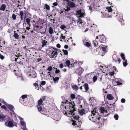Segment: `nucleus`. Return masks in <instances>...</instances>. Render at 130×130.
I'll return each mask as SVG.
<instances>
[{
  "label": "nucleus",
  "instance_id": "5",
  "mask_svg": "<svg viewBox=\"0 0 130 130\" xmlns=\"http://www.w3.org/2000/svg\"><path fill=\"white\" fill-rule=\"evenodd\" d=\"M9 117L7 115L3 114H0V121L3 122L4 121H6L9 120Z\"/></svg>",
  "mask_w": 130,
  "mask_h": 130
},
{
  "label": "nucleus",
  "instance_id": "28",
  "mask_svg": "<svg viewBox=\"0 0 130 130\" xmlns=\"http://www.w3.org/2000/svg\"><path fill=\"white\" fill-rule=\"evenodd\" d=\"M26 22L27 24L29 26H30V20L29 18H27L26 19Z\"/></svg>",
  "mask_w": 130,
  "mask_h": 130
},
{
  "label": "nucleus",
  "instance_id": "46",
  "mask_svg": "<svg viewBox=\"0 0 130 130\" xmlns=\"http://www.w3.org/2000/svg\"><path fill=\"white\" fill-rule=\"evenodd\" d=\"M76 22L78 23H79V24H81L82 23V20L80 19H78V21H76Z\"/></svg>",
  "mask_w": 130,
  "mask_h": 130
},
{
  "label": "nucleus",
  "instance_id": "40",
  "mask_svg": "<svg viewBox=\"0 0 130 130\" xmlns=\"http://www.w3.org/2000/svg\"><path fill=\"white\" fill-rule=\"evenodd\" d=\"M60 28L62 30H64V29L66 27L64 25H62L61 26Z\"/></svg>",
  "mask_w": 130,
  "mask_h": 130
},
{
  "label": "nucleus",
  "instance_id": "30",
  "mask_svg": "<svg viewBox=\"0 0 130 130\" xmlns=\"http://www.w3.org/2000/svg\"><path fill=\"white\" fill-rule=\"evenodd\" d=\"M39 26L38 25H36L34 26V30L36 31H37L38 29L39 28Z\"/></svg>",
  "mask_w": 130,
  "mask_h": 130
},
{
  "label": "nucleus",
  "instance_id": "22",
  "mask_svg": "<svg viewBox=\"0 0 130 130\" xmlns=\"http://www.w3.org/2000/svg\"><path fill=\"white\" fill-rule=\"evenodd\" d=\"M43 103V101L42 99H40L38 101V105L39 106H40Z\"/></svg>",
  "mask_w": 130,
  "mask_h": 130
},
{
  "label": "nucleus",
  "instance_id": "14",
  "mask_svg": "<svg viewBox=\"0 0 130 130\" xmlns=\"http://www.w3.org/2000/svg\"><path fill=\"white\" fill-rule=\"evenodd\" d=\"M107 98L109 100H112L114 99V97L111 94H108L107 95Z\"/></svg>",
  "mask_w": 130,
  "mask_h": 130
},
{
  "label": "nucleus",
  "instance_id": "49",
  "mask_svg": "<svg viewBox=\"0 0 130 130\" xmlns=\"http://www.w3.org/2000/svg\"><path fill=\"white\" fill-rule=\"evenodd\" d=\"M57 51H56L53 54V55L54 57L55 56V57H56L57 56Z\"/></svg>",
  "mask_w": 130,
  "mask_h": 130
},
{
  "label": "nucleus",
  "instance_id": "1",
  "mask_svg": "<svg viewBox=\"0 0 130 130\" xmlns=\"http://www.w3.org/2000/svg\"><path fill=\"white\" fill-rule=\"evenodd\" d=\"M100 118L98 113L96 112L95 108L91 111V114L89 116V118L91 121L99 126H101L102 124L101 122L99 120Z\"/></svg>",
  "mask_w": 130,
  "mask_h": 130
},
{
  "label": "nucleus",
  "instance_id": "54",
  "mask_svg": "<svg viewBox=\"0 0 130 130\" xmlns=\"http://www.w3.org/2000/svg\"><path fill=\"white\" fill-rule=\"evenodd\" d=\"M61 37L63 39H65L66 37L65 36H63L62 34H61Z\"/></svg>",
  "mask_w": 130,
  "mask_h": 130
},
{
  "label": "nucleus",
  "instance_id": "50",
  "mask_svg": "<svg viewBox=\"0 0 130 130\" xmlns=\"http://www.w3.org/2000/svg\"><path fill=\"white\" fill-rule=\"evenodd\" d=\"M46 84L45 82L44 81H42L41 82V85H44Z\"/></svg>",
  "mask_w": 130,
  "mask_h": 130
},
{
  "label": "nucleus",
  "instance_id": "23",
  "mask_svg": "<svg viewBox=\"0 0 130 130\" xmlns=\"http://www.w3.org/2000/svg\"><path fill=\"white\" fill-rule=\"evenodd\" d=\"M73 89L75 90H77L78 89L77 86L76 85H74L72 86Z\"/></svg>",
  "mask_w": 130,
  "mask_h": 130
},
{
  "label": "nucleus",
  "instance_id": "33",
  "mask_svg": "<svg viewBox=\"0 0 130 130\" xmlns=\"http://www.w3.org/2000/svg\"><path fill=\"white\" fill-rule=\"evenodd\" d=\"M59 79V78L58 77H56L55 78H53V80L55 82H56L58 81Z\"/></svg>",
  "mask_w": 130,
  "mask_h": 130
},
{
  "label": "nucleus",
  "instance_id": "59",
  "mask_svg": "<svg viewBox=\"0 0 130 130\" xmlns=\"http://www.w3.org/2000/svg\"><path fill=\"white\" fill-rule=\"evenodd\" d=\"M109 74L110 76H112L114 74V73L113 72H111L109 73Z\"/></svg>",
  "mask_w": 130,
  "mask_h": 130
},
{
  "label": "nucleus",
  "instance_id": "43",
  "mask_svg": "<svg viewBox=\"0 0 130 130\" xmlns=\"http://www.w3.org/2000/svg\"><path fill=\"white\" fill-rule=\"evenodd\" d=\"M118 13L117 12H113V13H112L111 15L113 17H116V15L118 14Z\"/></svg>",
  "mask_w": 130,
  "mask_h": 130
},
{
  "label": "nucleus",
  "instance_id": "62",
  "mask_svg": "<svg viewBox=\"0 0 130 130\" xmlns=\"http://www.w3.org/2000/svg\"><path fill=\"white\" fill-rule=\"evenodd\" d=\"M69 46L67 45H65L64 46V48L66 49H67L68 48Z\"/></svg>",
  "mask_w": 130,
  "mask_h": 130
},
{
  "label": "nucleus",
  "instance_id": "53",
  "mask_svg": "<svg viewBox=\"0 0 130 130\" xmlns=\"http://www.w3.org/2000/svg\"><path fill=\"white\" fill-rule=\"evenodd\" d=\"M56 70L55 71V72L56 73H58L60 72V71L59 70H58L57 69V68H56Z\"/></svg>",
  "mask_w": 130,
  "mask_h": 130
},
{
  "label": "nucleus",
  "instance_id": "35",
  "mask_svg": "<svg viewBox=\"0 0 130 130\" xmlns=\"http://www.w3.org/2000/svg\"><path fill=\"white\" fill-rule=\"evenodd\" d=\"M27 95L24 94L22 95L21 97L23 99H24L25 98H27Z\"/></svg>",
  "mask_w": 130,
  "mask_h": 130
},
{
  "label": "nucleus",
  "instance_id": "10",
  "mask_svg": "<svg viewBox=\"0 0 130 130\" xmlns=\"http://www.w3.org/2000/svg\"><path fill=\"white\" fill-rule=\"evenodd\" d=\"M7 107L9 110L12 111L13 113V114H15V113L14 110L15 108L12 105L8 104Z\"/></svg>",
  "mask_w": 130,
  "mask_h": 130
},
{
  "label": "nucleus",
  "instance_id": "48",
  "mask_svg": "<svg viewBox=\"0 0 130 130\" xmlns=\"http://www.w3.org/2000/svg\"><path fill=\"white\" fill-rule=\"evenodd\" d=\"M121 101L122 103H124L125 102V99L124 98H122L121 99Z\"/></svg>",
  "mask_w": 130,
  "mask_h": 130
},
{
  "label": "nucleus",
  "instance_id": "7",
  "mask_svg": "<svg viewBox=\"0 0 130 130\" xmlns=\"http://www.w3.org/2000/svg\"><path fill=\"white\" fill-rule=\"evenodd\" d=\"M7 121L6 120V122L5 124L6 126L10 127H13L14 126V125L12 122L11 121H8L7 122H6Z\"/></svg>",
  "mask_w": 130,
  "mask_h": 130
},
{
  "label": "nucleus",
  "instance_id": "11",
  "mask_svg": "<svg viewBox=\"0 0 130 130\" xmlns=\"http://www.w3.org/2000/svg\"><path fill=\"white\" fill-rule=\"evenodd\" d=\"M99 41L101 43H105L106 41L105 38L103 36H100L99 37Z\"/></svg>",
  "mask_w": 130,
  "mask_h": 130
},
{
  "label": "nucleus",
  "instance_id": "34",
  "mask_svg": "<svg viewBox=\"0 0 130 130\" xmlns=\"http://www.w3.org/2000/svg\"><path fill=\"white\" fill-rule=\"evenodd\" d=\"M124 62H123V65L125 67L127 65V60H125Z\"/></svg>",
  "mask_w": 130,
  "mask_h": 130
},
{
  "label": "nucleus",
  "instance_id": "63",
  "mask_svg": "<svg viewBox=\"0 0 130 130\" xmlns=\"http://www.w3.org/2000/svg\"><path fill=\"white\" fill-rule=\"evenodd\" d=\"M53 52L51 54V55L50 56V57L51 58H53L54 57L53 55Z\"/></svg>",
  "mask_w": 130,
  "mask_h": 130
},
{
  "label": "nucleus",
  "instance_id": "27",
  "mask_svg": "<svg viewBox=\"0 0 130 130\" xmlns=\"http://www.w3.org/2000/svg\"><path fill=\"white\" fill-rule=\"evenodd\" d=\"M37 107L38 108V111L40 112L42 110V107L40 106L37 105Z\"/></svg>",
  "mask_w": 130,
  "mask_h": 130
},
{
  "label": "nucleus",
  "instance_id": "41",
  "mask_svg": "<svg viewBox=\"0 0 130 130\" xmlns=\"http://www.w3.org/2000/svg\"><path fill=\"white\" fill-rule=\"evenodd\" d=\"M84 110L83 109L81 110L80 112H79V114L80 115H83L84 113Z\"/></svg>",
  "mask_w": 130,
  "mask_h": 130
},
{
  "label": "nucleus",
  "instance_id": "15",
  "mask_svg": "<svg viewBox=\"0 0 130 130\" xmlns=\"http://www.w3.org/2000/svg\"><path fill=\"white\" fill-rule=\"evenodd\" d=\"M68 6L71 8H74L75 7V4L73 2L70 1L68 4Z\"/></svg>",
  "mask_w": 130,
  "mask_h": 130
},
{
  "label": "nucleus",
  "instance_id": "4",
  "mask_svg": "<svg viewBox=\"0 0 130 130\" xmlns=\"http://www.w3.org/2000/svg\"><path fill=\"white\" fill-rule=\"evenodd\" d=\"M101 115L102 116L104 117L107 116L108 114L106 110H105V108L103 107H101L100 109Z\"/></svg>",
  "mask_w": 130,
  "mask_h": 130
},
{
  "label": "nucleus",
  "instance_id": "45",
  "mask_svg": "<svg viewBox=\"0 0 130 130\" xmlns=\"http://www.w3.org/2000/svg\"><path fill=\"white\" fill-rule=\"evenodd\" d=\"M52 67L50 66L48 67V68L47 69V70L50 71H51L52 70Z\"/></svg>",
  "mask_w": 130,
  "mask_h": 130
},
{
  "label": "nucleus",
  "instance_id": "56",
  "mask_svg": "<svg viewBox=\"0 0 130 130\" xmlns=\"http://www.w3.org/2000/svg\"><path fill=\"white\" fill-rule=\"evenodd\" d=\"M53 4L54 6H56L57 5V3L56 2H54L53 3Z\"/></svg>",
  "mask_w": 130,
  "mask_h": 130
},
{
  "label": "nucleus",
  "instance_id": "61",
  "mask_svg": "<svg viewBox=\"0 0 130 130\" xmlns=\"http://www.w3.org/2000/svg\"><path fill=\"white\" fill-rule=\"evenodd\" d=\"M122 83L120 82H118L117 83V85H122Z\"/></svg>",
  "mask_w": 130,
  "mask_h": 130
},
{
  "label": "nucleus",
  "instance_id": "44",
  "mask_svg": "<svg viewBox=\"0 0 130 130\" xmlns=\"http://www.w3.org/2000/svg\"><path fill=\"white\" fill-rule=\"evenodd\" d=\"M90 44L88 42H87L86 43V46L87 47H89L90 46Z\"/></svg>",
  "mask_w": 130,
  "mask_h": 130
},
{
  "label": "nucleus",
  "instance_id": "13",
  "mask_svg": "<svg viewBox=\"0 0 130 130\" xmlns=\"http://www.w3.org/2000/svg\"><path fill=\"white\" fill-rule=\"evenodd\" d=\"M19 118L20 120L21 124V125L23 127L26 126L25 123L23 119L20 117Z\"/></svg>",
  "mask_w": 130,
  "mask_h": 130
},
{
  "label": "nucleus",
  "instance_id": "8",
  "mask_svg": "<svg viewBox=\"0 0 130 130\" xmlns=\"http://www.w3.org/2000/svg\"><path fill=\"white\" fill-rule=\"evenodd\" d=\"M76 13L78 15H79L80 17H83L85 15L84 11H82L81 9L76 11Z\"/></svg>",
  "mask_w": 130,
  "mask_h": 130
},
{
  "label": "nucleus",
  "instance_id": "12",
  "mask_svg": "<svg viewBox=\"0 0 130 130\" xmlns=\"http://www.w3.org/2000/svg\"><path fill=\"white\" fill-rule=\"evenodd\" d=\"M83 71L84 70L83 68L81 67H79L77 69L76 71L78 73V75H80Z\"/></svg>",
  "mask_w": 130,
  "mask_h": 130
},
{
  "label": "nucleus",
  "instance_id": "57",
  "mask_svg": "<svg viewBox=\"0 0 130 130\" xmlns=\"http://www.w3.org/2000/svg\"><path fill=\"white\" fill-rule=\"evenodd\" d=\"M56 46L58 48H60V47L61 46L60 44H57L56 45Z\"/></svg>",
  "mask_w": 130,
  "mask_h": 130
},
{
  "label": "nucleus",
  "instance_id": "6",
  "mask_svg": "<svg viewBox=\"0 0 130 130\" xmlns=\"http://www.w3.org/2000/svg\"><path fill=\"white\" fill-rule=\"evenodd\" d=\"M117 18L118 20L120 22L121 24L122 25H123L124 24V21L123 19L122 16L121 14H118L117 15H116Z\"/></svg>",
  "mask_w": 130,
  "mask_h": 130
},
{
  "label": "nucleus",
  "instance_id": "25",
  "mask_svg": "<svg viewBox=\"0 0 130 130\" xmlns=\"http://www.w3.org/2000/svg\"><path fill=\"white\" fill-rule=\"evenodd\" d=\"M120 56L122 59H123V60L124 61H125V58L124 54L123 53H121Z\"/></svg>",
  "mask_w": 130,
  "mask_h": 130
},
{
  "label": "nucleus",
  "instance_id": "31",
  "mask_svg": "<svg viewBox=\"0 0 130 130\" xmlns=\"http://www.w3.org/2000/svg\"><path fill=\"white\" fill-rule=\"evenodd\" d=\"M62 51L63 52V53L65 55H68V51L67 50H62Z\"/></svg>",
  "mask_w": 130,
  "mask_h": 130
},
{
  "label": "nucleus",
  "instance_id": "9",
  "mask_svg": "<svg viewBox=\"0 0 130 130\" xmlns=\"http://www.w3.org/2000/svg\"><path fill=\"white\" fill-rule=\"evenodd\" d=\"M83 86L85 88V91H84L82 90L83 89L82 88V86H81L80 87V90L83 91H84L86 92H87V91H88L89 89L88 84H87L85 83Z\"/></svg>",
  "mask_w": 130,
  "mask_h": 130
},
{
  "label": "nucleus",
  "instance_id": "52",
  "mask_svg": "<svg viewBox=\"0 0 130 130\" xmlns=\"http://www.w3.org/2000/svg\"><path fill=\"white\" fill-rule=\"evenodd\" d=\"M4 56L3 55H2L1 54V55L0 56V58L1 60H3L4 58Z\"/></svg>",
  "mask_w": 130,
  "mask_h": 130
},
{
  "label": "nucleus",
  "instance_id": "24",
  "mask_svg": "<svg viewBox=\"0 0 130 130\" xmlns=\"http://www.w3.org/2000/svg\"><path fill=\"white\" fill-rule=\"evenodd\" d=\"M37 74L35 72H34L32 74H30V76H32L33 78H35Z\"/></svg>",
  "mask_w": 130,
  "mask_h": 130
},
{
  "label": "nucleus",
  "instance_id": "2",
  "mask_svg": "<svg viewBox=\"0 0 130 130\" xmlns=\"http://www.w3.org/2000/svg\"><path fill=\"white\" fill-rule=\"evenodd\" d=\"M93 44H94V46L96 47H98V46L100 47L101 49H102V50L105 53H106L107 51L106 48L107 46L105 45H101L100 46L98 45V43L96 40L93 41Z\"/></svg>",
  "mask_w": 130,
  "mask_h": 130
},
{
  "label": "nucleus",
  "instance_id": "29",
  "mask_svg": "<svg viewBox=\"0 0 130 130\" xmlns=\"http://www.w3.org/2000/svg\"><path fill=\"white\" fill-rule=\"evenodd\" d=\"M13 37L16 39H18V37H19V36L18 34L16 33H15L13 35Z\"/></svg>",
  "mask_w": 130,
  "mask_h": 130
},
{
  "label": "nucleus",
  "instance_id": "32",
  "mask_svg": "<svg viewBox=\"0 0 130 130\" xmlns=\"http://www.w3.org/2000/svg\"><path fill=\"white\" fill-rule=\"evenodd\" d=\"M45 9L46 10H50V7L49 6L46 4H45L44 5Z\"/></svg>",
  "mask_w": 130,
  "mask_h": 130
},
{
  "label": "nucleus",
  "instance_id": "3",
  "mask_svg": "<svg viewBox=\"0 0 130 130\" xmlns=\"http://www.w3.org/2000/svg\"><path fill=\"white\" fill-rule=\"evenodd\" d=\"M69 103V104L67 105V106H69V109L70 108H71L70 111V112L71 113V114H73V115H74V114L73 113L76 110L75 108L74 107L75 105L73 104L74 102H73V104H72V103L69 102L68 101H66L65 102V103Z\"/></svg>",
  "mask_w": 130,
  "mask_h": 130
},
{
  "label": "nucleus",
  "instance_id": "60",
  "mask_svg": "<svg viewBox=\"0 0 130 130\" xmlns=\"http://www.w3.org/2000/svg\"><path fill=\"white\" fill-rule=\"evenodd\" d=\"M59 67L60 68H62L63 67V65L62 64H61L59 65Z\"/></svg>",
  "mask_w": 130,
  "mask_h": 130
},
{
  "label": "nucleus",
  "instance_id": "16",
  "mask_svg": "<svg viewBox=\"0 0 130 130\" xmlns=\"http://www.w3.org/2000/svg\"><path fill=\"white\" fill-rule=\"evenodd\" d=\"M79 117L78 116H75L74 117V118L75 119L77 120V121H78V122L79 123V124H82V122L80 120H79Z\"/></svg>",
  "mask_w": 130,
  "mask_h": 130
},
{
  "label": "nucleus",
  "instance_id": "55",
  "mask_svg": "<svg viewBox=\"0 0 130 130\" xmlns=\"http://www.w3.org/2000/svg\"><path fill=\"white\" fill-rule=\"evenodd\" d=\"M42 59L41 58H38L37 59V62H39Z\"/></svg>",
  "mask_w": 130,
  "mask_h": 130
},
{
  "label": "nucleus",
  "instance_id": "18",
  "mask_svg": "<svg viewBox=\"0 0 130 130\" xmlns=\"http://www.w3.org/2000/svg\"><path fill=\"white\" fill-rule=\"evenodd\" d=\"M106 9L109 12H110L112 11L111 6L106 7Z\"/></svg>",
  "mask_w": 130,
  "mask_h": 130
},
{
  "label": "nucleus",
  "instance_id": "39",
  "mask_svg": "<svg viewBox=\"0 0 130 130\" xmlns=\"http://www.w3.org/2000/svg\"><path fill=\"white\" fill-rule=\"evenodd\" d=\"M71 97L72 99H74L75 98V95L74 94H71Z\"/></svg>",
  "mask_w": 130,
  "mask_h": 130
},
{
  "label": "nucleus",
  "instance_id": "37",
  "mask_svg": "<svg viewBox=\"0 0 130 130\" xmlns=\"http://www.w3.org/2000/svg\"><path fill=\"white\" fill-rule=\"evenodd\" d=\"M66 64L67 65L69 66L70 64V61L69 60H67L66 62Z\"/></svg>",
  "mask_w": 130,
  "mask_h": 130
},
{
  "label": "nucleus",
  "instance_id": "36",
  "mask_svg": "<svg viewBox=\"0 0 130 130\" xmlns=\"http://www.w3.org/2000/svg\"><path fill=\"white\" fill-rule=\"evenodd\" d=\"M97 76L95 75H94L93 76V82H96V80H97Z\"/></svg>",
  "mask_w": 130,
  "mask_h": 130
},
{
  "label": "nucleus",
  "instance_id": "47",
  "mask_svg": "<svg viewBox=\"0 0 130 130\" xmlns=\"http://www.w3.org/2000/svg\"><path fill=\"white\" fill-rule=\"evenodd\" d=\"M12 18L14 20H15L16 19V16L14 14H13L12 15Z\"/></svg>",
  "mask_w": 130,
  "mask_h": 130
},
{
  "label": "nucleus",
  "instance_id": "42",
  "mask_svg": "<svg viewBox=\"0 0 130 130\" xmlns=\"http://www.w3.org/2000/svg\"><path fill=\"white\" fill-rule=\"evenodd\" d=\"M1 108L2 109H4L6 110H7V109L5 105H3L1 106Z\"/></svg>",
  "mask_w": 130,
  "mask_h": 130
},
{
  "label": "nucleus",
  "instance_id": "38",
  "mask_svg": "<svg viewBox=\"0 0 130 130\" xmlns=\"http://www.w3.org/2000/svg\"><path fill=\"white\" fill-rule=\"evenodd\" d=\"M114 117L116 120H117L118 119L119 116L117 114L115 115Z\"/></svg>",
  "mask_w": 130,
  "mask_h": 130
},
{
  "label": "nucleus",
  "instance_id": "51",
  "mask_svg": "<svg viewBox=\"0 0 130 130\" xmlns=\"http://www.w3.org/2000/svg\"><path fill=\"white\" fill-rule=\"evenodd\" d=\"M40 113H41V114H42L44 115H46V112H44L42 110L40 112Z\"/></svg>",
  "mask_w": 130,
  "mask_h": 130
},
{
  "label": "nucleus",
  "instance_id": "26",
  "mask_svg": "<svg viewBox=\"0 0 130 130\" xmlns=\"http://www.w3.org/2000/svg\"><path fill=\"white\" fill-rule=\"evenodd\" d=\"M48 31L49 33L50 34H52V33H53V29L51 27L49 28Z\"/></svg>",
  "mask_w": 130,
  "mask_h": 130
},
{
  "label": "nucleus",
  "instance_id": "17",
  "mask_svg": "<svg viewBox=\"0 0 130 130\" xmlns=\"http://www.w3.org/2000/svg\"><path fill=\"white\" fill-rule=\"evenodd\" d=\"M6 5L5 4H3L0 7V10H2L3 11H4L6 8Z\"/></svg>",
  "mask_w": 130,
  "mask_h": 130
},
{
  "label": "nucleus",
  "instance_id": "21",
  "mask_svg": "<svg viewBox=\"0 0 130 130\" xmlns=\"http://www.w3.org/2000/svg\"><path fill=\"white\" fill-rule=\"evenodd\" d=\"M20 13L21 16V20H22L23 19V11H20Z\"/></svg>",
  "mask_w": 130,
  "mask_h": 130
},
{
  "label": "nucleus",
  "instance_id": "19",
  "mask_svg": "<svg viewBox=\"0 0 130 130\" xmlns=\"http://www.w3.org/2000/svg\"><path fill=\"white\" fill-rule=\"evenodd\" d=\"M112 58L113 60L115 61L116 62H117V59H118L117 56L115 55H113L112 56Z\"/></svg>",
  "mask_w": 130,
  "mask_h": 130
},
{
  "label": "nucleus",
  "instance_id": "64",
  "mask_svg": "<svg viewBox=\"0 0 130 130\" xmlns=\"http://www.w3.org/2000/svg\"><path fill=\"white\" fill-rule=\"evenodd\" d=\"M23 130H27V129L26 127V126H24V127H23Z\"/></svg>",
  "mask_w": 130,
  "mask_h": 130
},
{
  "label": "nucleus",
  "instance_id": "20",
  "mask_svg": "<svg viewBox=\"0 0 130 130\" xmlns=\"http://www.w3.org/2000/svg\"><path fill=\"white\" fill-rule=\"evenodd\" d=\"M47 42L45 40L42 41V47H43L44 46H45L47 44Z\"/></svg>",
  "mask_w": 130,
  "mask_h": 130
},
{
  "label": "nucleus",
  "instance_id": "58",
  "mask_svg": "<svg viewBox=\"0 0 130 130\" xmlns=\"http://www.w3.org/2000/svg\"><path fill=\"white\" fill-rule=\"evenodd\" d=\"M46 97L45 96H43L42 97V101H45V99H46Z\"/></svg>",
  "mask_w": 130,
  "mask_h": 130
}]
</instances>
